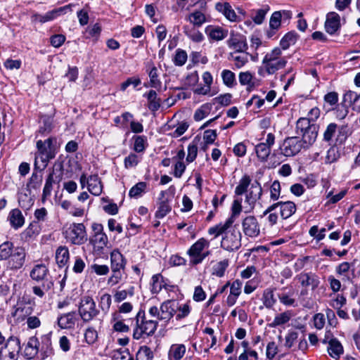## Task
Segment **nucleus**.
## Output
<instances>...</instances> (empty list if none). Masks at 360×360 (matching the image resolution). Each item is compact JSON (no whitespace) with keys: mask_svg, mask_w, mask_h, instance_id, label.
Returning <instances> with one entry per match:
<instances>
[{"mask_svg":"<svg viewBox=\"0 0 360 360\" xmlns=\"http://www.w3.org/2000/svg\"><path fill=\"white\" fill-rule=\"evenodd\" d=\"M268 10L269 8H261L254 11L255 15L252 16V20L257 25L262 24L267 13Z\"/></svg>","mask_w":360,"mask_h":360,"instance_id":"nucleus-61","label":"nucleus"},{"mask_svg":"<svg viewBox=\"0 0 360 360\" xmlns=\"http://www.w3.org/2000/svg\"><path fill=\"white\" fill-rule=\"evenodd\" d=\"M171 211V207L167 200H162L155 213V217L159 219L165 217Z\"/></svg>","mask_w":360,"mask_h":360,"instance_id":"nucleus-51","label":"nucleus"},{"mask_svg":"<svg viewBox=\"0 0 360 360\" xmlns=\"http://www.w3.org/2000/svg\"><path fill=\"white\" fill-rule=\"evenodd\" d=\"M72 4H68L63 7H60L52 11H50L44 15H40L35 13L32 16V20L39 22L40 23H44L48 21H51L55 19L56 17L67 13L68 11H72Z\"/></svg>","mask_w":360,"mask_h":360,"instance_id":"nucleus-15","label":"nucleus"},{"mask_svg":"<svg viewBox=\"0 0 360 360\" xmlns=\"http://www.w3.org/2000/svg\"><path fill=\"white\" fill-rule=\"evenodd\" d=\"M278 207L280 210L281 217L283 219L290 217L297 210L295 204L292 201L278 202L268 207L263 212V215L266 216L268 212H273Z\"/></svg>","mask_w":360,"mask_h":360,"instance_id":"nucleus-14","label":"nucleus"},{"mask_svg":"<svg viewBox=\"0 0 360 360\" xmlns=\"http://www.w3.org/2000/svg\"><path fill=\"white\" fill-rule=\"evenodd\" d=\"M175 308L173 307V302L170 300L164 302L160 308L155 306L150 307L148 313L152 317L157 318L159 321H163L167 323L174 315Z\"/></svg>","mask_w":360,"mask_h":360,"instance_id":"nucleus-9","label":"nucleus"},{"mask_svg":"<svg viewBox=\"0 0 360 360\" xmlns=\"http://www.w3.org/2000/svg\"><path fill=\"white\" fill-rule=\"evenodd\" d=\"M127 261L118 250H114L110 253L111 269L122 270L125 269Z\"/></svg>","mask_w":360,"mask_h":360,"instance_id":"nucleus-25","label":"nucleus"},{"mask_svg":"<svg viewBox=\"0 0 360 360\" xmlns=\"http://www.w3.org/2000/svg\"><path fill=\"white\" fill-rule=\"evenodd\" d=\"M25 250L22 247L15 248L11 257L7 260V269L12 271H16L21 269L25 262Z\"/></svg>","mask_w":360,"mask_h":360,"instance_id":"nucleus-13","label":"nucleus"},{"mask_svg":"<svg viewBox=\"0 0 360 360\" xmlns=\"http://www.w3.org/2000/svg\"><path fill=\"white\" fill-rule=\"evenodd\" d=\"M90 242L94 246V251L101 252L103 248L106 247L108 243V239L105 233H97L92 236L90 239Z\"/></svg>","mask_w":360,"mask_h":360,"instance_id":"nucleus-33","label":"nucleus"},{"mask_svg":"<svg viewBox=\"0 0 360 360\" xmlns=\"http://www.w3.org/2000/svg\"><path fill=\"white\" fill-rule=\"evenodd\" d=\"M298 35L294 32H289L285 34L280 41V45L283 50L288 49L290 46L295 44L297 40Z\"/></svg>","mask_w":360,"mask_h":360,"instance_id":"nucleus-38","label":"nucleus"},{"mask_svg":"<svg viewBox=\"0 0 360 360\" xmlns=\"http://www.w3.org/2000/svg\"><path fill=\"white\" fill-rule=\"evenodd\" d=\"M357 93L352 91H348L344 94L343 96V102L346 105H349V106H352V108L354 109V107L356 104V99L358 97Z\"/></svg>","mask_w":360,"mask_h":360,"instance_id":"nucleus-58","label":"nucleus"},{"mask_svg":"<svg viewBox=\"0 0 360 360\" xmlns=\"http://www.w3.org/2000/svg\"><path fill=\"white\" fill-rule=\"evenodd\" d=\"M153 358V352L147 346L141 347L136 354V360H152Z\"/></svg>","mask_w":360,"mask_h":360,"instance_id":"nucleus-49","label":"nucleus"},{"mask_svg":"<svg viewBox=\"0 0 360 360\" xmlns=\"http://www.w3.org/2000/svg\"><path fill=\"white\" fill-rule=\"evenodd\" d=\"M221 78L224 84L229 86H233L236 83L235 74L229 70H224L221 72Z\"/></svg>","mask_w":360,"mask_h":360,"instance_id":"nucleus-50","label":"nucleus"},{"mask_svg":"<svg viewBox=\"0 0 360 360\" xmlns=\"http://www.w3.org/2000/svg\"><path fill=\"white\" fill-rule=\"evenodd\" d=\"M233 224V217H229L224 223H219L208 229V233L214 236V238L218 237L221 234H225L226 231Z\"/></svg>","mask_w":360,"mask_h":360,"instance_id":"nucleus-29","label":"nucleus"},{"mask_svg":"<svg viewBox=\"0 0 360 360\" xmlns=\"http://www.w3.org/2000/svg\"><path fill=\"white\" fill-rule=\"evenodd\" d=\"M78 313L84 323L94 320L100 314L92 297L85 295L81 297L78 304Z\"/></svg>","mask_w":360,"mask_h":360,"instance_id":"nucleus-6","label":"nucleus"},{"mask_svg":"<svg viewBox=\"0 0 360 360\" xmlns=\"http://www.w3.org/2000/svg\"><path fill=\"white\" fill-rule=\"evenodd\" d=\"M30 276L37 282H42V287L46 291L50 290L53 287V281L49 277V270L45 264H36L32 269Z\"/></svg>","mask_w":360,"mask_h":360,"instance_id":"nucleus-8","label":"nucleus"},{"mask_svg":"<svg viewBox=\"0 0 360 360\" xmlns=\"http://www.w3.org/2000/svg\"><path fill=\"white\" fill-rule=\"evenodd\" d=\"M303 288L310 287L311 290H315L320 284V278L312 272H302L296 276Z\"/></svg>","mask_w":360,"mask_h":360,"instance_id":"nucleus-18","label":"nucleus"},{"mask_svg":"<svg viewBox=\"0 0 360 360\" xmlns=\"http://www.w3.org/2000/svg\"><path fill=\"white\" fill-rule=\"evenodd\" d=\"M56 139L49 137L44 141H37V152L34 157V169H44L49 162L53 159L56 155L55 144Z\"/></svg>","mask_w":360,"mask_h":360,"instance_id":"nucleus-2","label":"nucleus"},{"mask_svg":"<svg viewBox=\"0 0 360 360\" xmlns=\"http://www.w3.org/2000/svg\"><path fill=\"white\" fill-rule=\"evenodd\" d=\"M281 20L282 19L280 12H274L269 20L270 30L267 34L269 37H271L275 34V31L279 29L281 27Z\"/></svg>","mask_w":360,"mask_h":360,"instance_id":"nucleus-37","label":"nucleus"},{"mask_svg":"<svg viewBox=\"0 0 360 360\" xmlns=\"http://www.w3.org/2000/svg\"><path fill=\"white\" fill-rule=\"evenodd\" d=\"M262 302L267 309H271L276 302V299L274 297V290L271 288H266L264 290Z\"/></svg>","mask_w":360,"mask_h":360,"instance_id":"nucleus-42","label":"nucleus"},{"mask_svg":"<svg viewBox=\"0 0 360 360\" xmlns=\"http://www.w3.org/2000/svg\"><path fill=\"white\" fill-rule=\"evenodd\" d=\"M43 126H41L39 132L41 134H48L53 129V120L51 117L43 116L41 117Z\"/></svg>","mask_w":360,"mask_h":360,"instance_id":"nucleus-54","label":"nucleus"},{"mask_svg":"<svg viewBox=\"0 0 360 360\" xmlns=\"http://www.w3.org/2000/svg\"><path fill=\"white\" fill-rule=\"evenodd\" d=\"M111 304L112 297L110 294L105 293L101 296L98 307L103 314H106L108 313Z\"/></svg>","mask_w":360,"mask_h":360,"instance_id":"nucleus-46","label":"nucleus"},{"mask_svg":"<svg viewBox=\"0 0 360 360\" xmlns=\"http://www.w3.org/2000/svg\"><path fill=\"white\" fill-rule=\"evenodd\" d=\"M205 33L212 39L219 41L226 37L228 31L220 27L209 25L205 28Z\"/></svg>","mask_w":360,"mask_h":360,"instance_id":"nucleus-34","label":"nucleus"},{"mask_svg":"<svg viewBox=\"0 0 360 360\" xmlns=\"http://www.w3.org/2000/svg\"><path fill=\"white\" fill-rule=\"evenodd\" d=\"M281 49L278 47H276L267 53L262 60V66L258 71L259 75H263L264 71L268 75H273L283 69L286 65L287 60L285 58L281 57Z\"/></svg>","mask_w":360,"mask_h":360,"instance_id":"nucleus-3","label":"nucleus"},{"mask_svg":"<svg viewBox=\"0 0 360 360\" xmlns=\"http://www.w3.org/2000/svg\"><path fill=\"white\" fill-rule=\"evenodd\" d=\"M42 182V176L33 172L27 183V187L34 190L39 189Z\"/></svg>","mask_w":360,"mask_h":360,"instance_id":"nucleus-53","label":"nucleus"},{"mask_svg":"<svg viewBox=\"0 0 360 360\" xmlns=\"http://www.w3.org/2000/svg\"><path fill=\"white\" fill-rule=\"evenodd\" d=\"M229 264V262L228 259H224L217 262L212 268V275L219 278L223 277Z\"/></svg>","mask_w":360,"mask_h":360,"instance_id":"nucleus-41","label":"nucleus"},{"mask_svg":"<svg viewBox=\"0 0 360 360\" xmlns=\"http://www.w3.org/2000/svg\"><path fill=\"white\" fill-rule=\"evenodd\" d=\"M243 233L250 238H256L260 234V225L257 219L249 215L243 219L241 221Z\"/></svg>","mask_w":360,"mask_h":360,"instance_id":"nucleus-12","label":"nucleus"},{"mask_svg":"<svg viewBox=\"0 0 360 360\" xmlns=\"http://www.w3.org/2000/svg\"><path fill=\"white\" fill-rule=\"evenodd\" d=\"M209 113V107L207 105H203L200 108L197 109L194 113V120L195 121H200L205 118Z\"/></svg>","mask_w":360,"mask_h":360,"instance_id":"nucleus-62","label":"nucleus"},{"mask_svg":"<svg viewBox=\"0 0 360 360\" xmlns=\"http://www.w3.org/2000/svg\"><path fill=\"white\" fill-rule=\"evenodd\" d=\"M325 28L328 34H335L340 28V15L335 12L328 13L325 22Z\"/></svg>","mask_w":360,"mask_h":360,"instance_id":"nucleus-22","label":"nucleus"},{"mask_svg":"<svg viewBox=\"0 0 360 360\" xmlns=\"http://www.w3.org/2000/svg\"><path fill=\"white\" fill-rule=\"evenodd\" d=\"M250 183L251 179L248 175L245 174L243 176L239 181L238 186L236 187L235 193L238 195H241L245 193L247 191L248 186L250 185Z\"/></svg>","mask_w":360,"mask_h":360,"instance_id":"nucleus-44","label":"nucleus"},{"mask_svg":"<svg viewBox=\"0 0 360 360\" xmlns=\"http://www.w3.org/2000/svg\"><path fill=\"white\" fill-rule=\"evenodd\" d=\"M323 343L328 344L327 349L329 355L332 358L337 359L343 354V347L337 338H331L328 339V335H326L325 338L323 340Z\"/></svg>","mask_w":360,"mask_h":360,"instance_id":"nucleus-20","label":"nucleus"},{"mask_svg":"<svg viewBox=\"0 0 360 360\" xmlns=\"http://www.w3.org/2000/svg\"><path fill=\"white\" fill-rule=\"evenodd\" d=\"M0 360H18L21 350L20 339L11 335L6 337L0 330Z\"/></svg>","mask_w":360,"mask_h":360,"instance_id":"nucleus-4","label":"nucleus"},{"mask_svg":"<svg viewBox=\"0 0 360 360\" xmlns=\"http://www.w3.org/2000/svg\"><path fill=\"white\" fill-rule=\"evenodd\" d=\"M87 188L94 195H99L102 193L103 186L98 175H91L88 178Z\"/></svg>","mask_w":360,"mask_h":360,"instance_id":"nucleus-31","label":"nucleus"},{"mask_svg":"<svg viewBox=\"0 0 360 360\" xmlns=\"http://www.w3.org/2000/svg\"><path fill=\"white\" fill-rule=\"evenodd\" d=\"M112 274L108 280V284L110 286H113L119 283L123 277L122 270L111 269Z\"/></svg>","mask_w":360,"mask_h":360,"instance_id":"nucleus-56","label":"nucleus"},{"mask_svg":"<svg viewBox=\"0 0 360 360\" xmlns=\"http://www.w3.org/2000/svg\"><path fill=\"white\" fill-rule=\"evenodd\" d=\"M210 242L204 238L198 239L187 251L190 257V263L197 265L202 263L201 254L205 248H208Z\"/></svg>","mask_w":360,"mask_h":360,"instance_id":"nucleus-11","label":"nucleus"},{"mask_svg":"<svg viewBox=\"0 0 360 360\" xmlns=\"http://www.w3.org/2000/svg\"><path fill=\"white\" fill-rule=\"evenodd\" d=\"M76 320L75 311L63 314L58 318V325L62 329H70L74 328Z\"/></svg>","mask_w":360,"mask_h":360,"instance_id":"nucleus-26","label":"nucleus"},{"mask_svg":"<svg viewBox=\"0 0 360 360\" xmlns=\"http://www.w3.org/2000/svg\"><path fill=\"white\" fill-rule=\"evenodd\" d=\"M275 136L273 134L269 133L266 136V142L260 143L255 146V153L257 158L262 161H266L271 153V148L274 144Z\"/></svg>","mask_w":360,"mask_h":360,"instance_id":"nucleus-17","label":"nucleus"},{"mask_svg":"<svg viewBox=\"0 0 360 360\" xmlns=\"http://www.w3.org/2000/svg\"><path fill=\"white\" fill-rule=\"evenodd\" d=\"M230 48L235 49V51H245L248 49V44L243 37L231 34L227 41Z\"/></svg>","mask_w":360,"mask_h":360,"instance_id":"nucleus-30","label":"nucleus"},{"mask_svg":"<svg viewBox=\"0 0 360 360\" xmlns=\"http://www.w3.org/2000/svg\"><path fill=\"white\" fill-rule=\"evenodd\" d=\"M188 20L194 26L200 27L205 22L206 18L200 11H195L189 15Z\"/></svg>","mask_w":360,"mask_h":360,"instance_id":"nucleus-47","label":"nucleus"},{"mask_svg":"<svg viewBox=\"0 0 360 360\" xmlns=\"http://www.w3.org/2000/svg\"><path fill=\"white\" fill-rule=\"evenodd\" d=\"M185 34L194 42H201L204 39L202 34L195 28L187 29L184 27Z\"/></svg>","mask_w":360,"mask_h":360,"instance_id":"nucleus-48","label":"nucleus"},{"mask_svg":"<svg viewBox=\"0 0 360 360\" xmlns=\"http://www.w3.org/2000/svg\"><path fill=\"white\" fill-rule=\"evenodd\" d=\"M241 238L238 230H227L221 239V247L229 252L236 250L241 246Z\"/></svg>","mask_w":360,"mask_h":360,"instance_id":"nucleus-10","label":"nucleus"},{"mask_svg":"<svg viewBox=\"0 0 360 360\" xmlns=\"http://www.w3.org/2000/svg\"><path fill=\"white\" fill-rule=\"evenodd\" d=\"M281 195V185L278 181H274L270 187L271 200H277Z\"/></svg>","mask_w":360,"mask_h":360,"instance_id":"nucleus-60","label":"nucleus"},{"mask_svg":"<svg viewBox=\"0 0 360 360\" xmlns=\"http://www.w3.org/2000/svg\"><path fill=\"white\" fill-rule=\"evenodd\" d=\"M8 220L15 229L22 227L25 223V218L19 209H13L10 212Z\"/></svg>","mask_w":360,"mask_h":360,"instance_id":"nucleus-32","label":"nucleus"},{"mask_svg":"<svg viewBox=\"0 0 360 360\" xmlns=\"http://www.w3.org/2000/svg\"><path fill=\"white\" fill-rule=\"evenodd\" d=\"M139 158L135 153H131L124 158V164L126 169H130L136 167L139 162Z\"/></svg>","mask_w":360,"mask_h":360,"instance_id":"nucleus-57","label":"nucleus"},{"mask_svg":"<svg viewBox=\"0 0 360 360\" xmlns=\"http://www.w3.org/2000/svg\"><path fill=\"white\" fill-rule=\"evenodd\" d=\"M337 127L338 126L335 123L329 124L323 133V140L326 141H330L336 132Z\"/></svg>","mask_w":360,"mask_h":360,"instance_id":"nucleus-63","label":"nucleus"},{"mask_svg":"<svg viewBox=\"0 0 360 360\" xmlns=\"http://www.w3.org/2000/svg\"><path fill=\"white\" fill-rule=\"evenodd\" d=\"M262 195V188L260 184L255 181L251 185L250 190L249 193L246 195L245 202L249 205V210L248 212L253 210L256 202L260 199Z\"/></svg>","mask_w":360,"mask_h":360,"instance_id":"nucleus-19","label":"nucleus"},{"mask_svg":"<svg viewBox=\"0 0 360 360\" xmlns=\"http://www.w3.org/2000/svg\"><path fill=\"white\" fill-rule=\"evenodd\" d=\"M215 8L217 11L222 13L224 16L231 22H236L238 15H236L232 6L228 2H219L215 4Z\"/></svg>","mask_w":360,"mask_h":360,"instance_id":"nucleus-24","label":"nucleus"},{"mask_svg":"<svg viewBox=\"0 0 360 360\" xmlns=\"http://www.w3.org/2000/svg\"><path fill=\"white\" fill-rule=\"evenodd\" d=\"M41 359L51 356L54 354L53 348L51 342V335L48 333L41 337V343L39 345V350Z\"/></svg>","mask_w":360,"mask_h":360,"instance_id":"nucleus-21","label":"nucleus"},{"mask_svg":"<svg viewBox=\"0 0 360 360\" xmlns=\"http://www.w3.org/2000/svg\"><path fill=\"white\" fill-rule=\"evenodd\" d=\"M147 187L146 182L141 181L134 185L129 191V196L131 198H138L145 192Z\"/></svg>","mask_w":360,"mask_h":360,"instance_id":"nucleus-45","label":"nucleus"},{"mask_svg":"<svg viewBox=\"0 0 360 360\" xmlns=\"http://www.w3.org/2000/svg\"><path fill=\"white\" fill-rule=\"evenodd\" d=\"M144 96L147 98L148 102V108L152 111H157L161 104V100L158 97V94L155 91L150 90L148 93L144 94Z\"/></svg>","mask_w":360,"mask_h":360,"instance_id":"nucleus-36","label":"nucleus"},{"mask_svg":"<svg viewBox=\"0 0 360 360\" xmlns=\"http://www.w3.org/2000/svg\"><path fill=\"white\" fill-rule=\"evenodd\" d=\"M40 342L35 336L29 338L27 345L25 348V356L27 359H33L39 350Z\"/></svg>","mask_w":360,"mask_h":360,"instance_id":"nucleus-28","label":"nucleus"},{"mask_svg":"<svg viewBox=\"0 0 360 360\" xmlns=\"http://www.w3.org/2000/svg\"><path fill=\"white\" fill-rule=\"evenodd\" d=\"M292 316V314L290 311L278 314L275 316L274 321L269 324V326L275 328L276 326L283 325L290 320Z\"/></svg>","mask_w":360,"mask_h":360,"instance_id":"nucleus-39","label":"nucleus"},{"mask_svg":"<svg viewBox=\"0 0 360 360\" xmlns=\"http://www.w3.org/2000/svg\"><path fill=\"white\" fill-rule=\"evenodd\" d=\"M251 57L245 51H234L230 53L229 60H231L234 66L238 68H242L249 61V58Z\"/></svg>","mask_w":360,"mask_h":360,"instance_id":"nucleus-27","label":"nucleus"},{"mask_svg":"<svg viewBox=\"0 0 360 360\" xmlns=\"http://www.w3.org/2000/svg\"><path fill=\"white\" fill-rule=\"evenodd\" d=\"M63 172L62 165H58V169L53 168L48 176L43 189V198L49 196L53 189V184H59L63 179Z\"/></svg>","mask_w":360,"mask_h":360,"instance_id":"nucleus-16","label":"nucleus"},{"mask_svg":"<svg viewBox=\"0 0 360 360\" xmlns=\"http://www.w3.org/2000/svg\"><path fill=\"white\" fill-rule=\"evenodd\" d=\"M136 324L133 332V338L139 340L144 335L146 336L152 335L155 333L158 328V321L156 320H146L145 312L140 310L136 317Z\"/></svg>","mask_w":360,"mask_h":360,"instance_id":"nucleus-5","label":"nucleus"},{"mask_svg":"<svg viewBox=\"0 0 360 360\" xmlns=\"http://www.w3.org/2000/svg\"><path fill=\"white\" fill-rule=\"evenodd\" d=\"M346 298L342 295H338L337 297L331 300L330 306L335 309L342 308L346 304Z\"/></svg>","mask_w":360,"mask_h":360,"instance_id":"nucleus-64","label":"nucleus"},{"mask_svg":"<svg viewBox=\"0 0 360 360\" xmlns=\"http://www.w3.org/2000/svg\"><path fill=\"white\" fill-rule=\"evenodd\" d=\"M63 234L67 240L75 245H82L87 240L86 228L82 223L70 224Z\"/></svg>","mask_w":360,"mask_h":360,"instance_id":"nucleus-7","label":"nucleus"},{"mask_svg":"<svg viewBox=\"0 0 360 360\" xmlns=\"http://www.w3.org/2000/svg\"><path fill=\"white\" fill-rule=\"evenodd\" d=\"M69 259V251L66 247L60 246L56 252V260L59 266H63Z\"/></svg>","mask_w":360,"mask_h":360,"instance_id":"nucleus-40","label":"nucleus"},{"mask_svg":"<svg viewBox=\"0 0 360 360\" xmlns=\"http://www.w3.org/2000/svg\"><path fill=\"white\" fill-rule=\"evenodd\" d=\"M98 339V333L93 327H88L84 333V340L89 345L94 344Z\"/></svg>","mask_w":360,"mask_h":360,"instance_id":"nucleus-55","label":"nucleus"},{"mask_svg":"<svg viewBox=\"0 0 360 360\" xmlns=\"http://www.w3.org/2000/svg\"><path fill=\"white\" fill-rule=\"evenodd\" d=\"M340 158V153L336 147L333 146L330 147L327 153L325 158V163L326 164H331L333 162H336Z\"/></svg>","mask_w":360,"mask_h":360,"instance_id":"nucleus-52","label":"nucleus"},{"mask_svg":"<svg viewBox=\"0 0 360 360\" xmlns=\"http://www.w3.org/2000/svg\"><path fill=\"white\" fill-rule=\"evenodd\" d=\"M187 60V53L185 51L177 49L174 58V63L177 66L184 65Z\"/></svg>","mask_w":360,"mask_h":360,"instance_id":"nucleus-59","label":"nucleus"},{"mask_svg":"<svg viewBox=\"0 0 360 360\" xmlns=\"http://www.w3.org/2000/svg\"><path fill=\"white\" fill-rule=\"evenodd\" d=\"M186 353V347L183 344H174L168 352L169 360H180Z\"/></svg>","mask_w":360,"mask_h":360,"instance_id":"nucleus-35","label":"nucleus"},{"mask_svg":"<svg viewBox=\"0 0 360 360\" xmlns=\"http://www.w3.org/2000/svg\"><path fill=\"white\" fill-rule=\"evenodd\" d=\"M13 244L6 241L0 245V261L8 260L14 250Z\"/></svg>","mask_w":360,"mask_h":360,"instance_id":"nucleus-43","label":"nucleus"},{"mask_svg":"<svg viewBox=\"0 0 360 360\" xmlns=\"http://www.w3.org/2000/svg\"><path fill=\"white\" fill-rule=\"evenodd\" d=\"M319 126L311 124L304 118H300L296 122V133L301 136L286 138L281 147V153L286 157H291L298 154L302 149H309L316 141Z\"/></svg>","mask_w":360,"mask_h":360,"instance_id":"nucleus-1","label":"nucleus"},{"mask_svg":"<svg viewBox=\"0 0 360 360\" xmlns=\"http://www.w3.org/2000/svg\"><path fill=\"white\" fill-rule=\"evenodd\" d=\"M230 294L226 298V304L229 307L233 306L238 296L241 293L242 282L239 280L234 281L231 284L230 283Z\"/></svg>","mask_w":360,"mask_h":360,"instance_id":"nucleus-23","label":"nucleus"}]
</instances>
